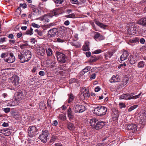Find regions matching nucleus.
Wrapping results in <instances>:
<instances>
[{
	"instance_id": "obj_22",
	"label": "nucleus",
	"mask_w": 146,
	"mask_h": 146,
	"mask_svg": "<svg viewBox=\"0 0 146 146\" xmlns=\"http://www.w3.org/2000/svg\"><path fill=\"white\" fill-rule=\"evenodd\" d=\"M32 13L34 15H37L40 13V11L38 9L35 8L33 9L32 11Z\"/></svg>"
},
{
	"instance_id": "obj_42",
	"label": "nucleus",
	"mask_w": 146,
	"mask_h": 146,
	"mask_svg": "<svg viewBox=\"0 0 146 146\" xmlns=\"http://www.w3.org/2000/svg\"><path fill=\"white\" fill-rule=\"evenodd\" d=\"M57 139V137L56 136L52 135L51 138L50 142L52 143L55 141Z\"/></svg>"
},
{
	"instance_id": "obj_51",
	"label": "nucleus",
	"mask_w": 146,
	"mask_h": 146,
	"mask_svg": "<svg viewBox=\"0 0 146 146\" xmlns=\"http://www.w3.org/2000/svg\"><path fill=\"white\" fill-rule=\"evenodd\" d=\"M98 58L95 56H92V62H94L97 61Z\"/></svg>"
},
{
	"instance_id": "obj_39",
	"label": "nucleus",
	"mask_w": 146,
	"mask_h": 146,
	"mask_svg": "<svg viewBox=\"0 0 146 146\" xmlns=\"http://www.w3.org/2000/svg\"><path fill=\"white\" fill-rule=\"evenodd\" d=\"M35 32L37 33V34L40 36H42L43 34L42 32L40 30L36 29L35 30Z\"/></svg>"
},
{
	"instance_id": "obj_1",
	"label": "nucleus",
	"mask_w": 146,
	"mask_h": 146,
	"mask_svg": "<svg viewBox=\"0 0 146 146\" xmlns=\"http://www.w3.org/2000/svg\"><path fill=\"white\" fill-rule=\"evenodd\" d=\"M31 57V52L29 50H24L22 53L18 55V58L20 61L22 63L28 62Z\"/></svg>"
},
{
	"instance_id": "obj_56",
	"label": "nucleus",
	"mask_w": 146,
	"mask_h": 146,
	"mask_svg": "<svg viewBox=\"0 0 146 146\" xmlns=\"http://www.w3.org/2000/svg\"><path fill=\"white\" fill-rule=\"evenodd\" d=\"M27 45V44H23L20 45V47L22 49H24L25 47Z\"/></svg>"
},
{
	"instance_id": "obj_12",
	"label": "nucleus",
	"mask_w": 146,
	"mask_h": 146,
	"mask_svg": "<svg viewBox=\"0 0 146 146\" xmlns=\"http://www.w3.org/2000/svg\"><path fill=\"white\" fill-rule=\"evenodd\" d=\"M146 118V111H143L140 113V116H139V121L140 123L143 122L144 120L143 117Z\"/></svg>"
},
{
	"instance_id": "obj_58",
	"label": "nucleus",
	"mask_w": 146,
	"mask_h": 146,
	"mask_svg": "<svg viewBox=\"0 0 146 146\" xmlns=\"http://www.w3.org/2000/svg\"><path fill=\"white\" fill-rule=\"evenodd\" d=\"M47 16H44L43 18V20L46 22H48L49 21V20L47 18Z\"/></svg>"
},
{
	"instance_id": "obj_4",
	"label": "nucleus",
	"mask_w": 146,
	"mask_h": 146,
	"mask_svg": "<svg viewBox=\"0 0 146 146\" xmlns=\"http://www.w3.org/2000/svg\"><path fill=\"white\" fill-rule=\"evenodd\" d=\"M56 54L57 59L58 61L61 63L65 62L67 60V58L64 54L59 52H56Z\"/></svg>"
},
{
	"instance_id": "obj_11",
	"label": "nucleus",
	"mask_w": 146,
	"mask_h": 146,
	"mask_svg": "<svg viewBox=\"0 0 146 146\" xmlns=\"http://www.w3.org/2000/svg\"><path fill=\"white\" fill-rule=\"evenodd\" d=\"M19 77L17 76H13L11 78V81L14 85L17 86L19 84Z\"/></svg>"
},
{
	"instance_id": "obj_6",
	"label": "nucleus",
	"mask_w": 146,
	"mask_h": 146,
	"mask_svg": "<svg viewBox=\"0 0 146 146\" xmlns=\"http://www.w3.org/2000/svg\"><path fill=\"white\" fill-rule=\"evenodd\" d=\"M48 135V131L43 130L42 134L39 136V139L41 141L44 143H45L47 141V137Z\"/></svg>"
},
{
	"instance_id": "obj_49",
	"label": "nucleus",
	"mask_w": 146,
	"mask_h": 146,
	"mask_svg": "<svg viewBox=\"0 0 146 146\" xmlns=\"http://www.w3.org/2000/svg\"><path fill=\"white\" fill-rule=\"evenodd\" d=\"M3 111L6 113H7L10 111V108H7L3 109Z\"/></svg>"
},
{
	"instance_id": "obj_41",
	"label": "nucleus",
	"mask_w": 146,
	"mask_h": 146,
	"mask_svg": "<svg viewBox=\"0 0 146 146\" xmlns=\"http://www.w3.org/2000/svg\"><path fill=\"white\" fill-rule=\"evenodd\" d=\"M46 52L48 56H50L52 54V50L50 48H49L48 49H46Z\"/></svg>"
},
{
	"instance_id": "obj_30",
	"label": "nucleus",
	"mask_w": 146,
	"mask_h": 146,
	"mask_svg": "<svg viewBox=\"0 0 146 146\" xmlns=\"http://www.w3.org/2000/svg\"><path fill=\"white\" fill-rule=\"evenodd\" d=\"M85 97H86L84 95V93H82L80 91L79 96L80 100L83 101L85 99Z\"/></svg>"
},
{
	"instance_id": "obj_40",
	"label": "nucleus",
	"mask_w": 146,
	"mask_h": 146,
	"mask_svg": "<svg viewBox=\"0 0 146 146\" xmlns=\"http://www.w3.org/2000/svg\"><path fill=\"white\" fill-rule=\"evenodd\" d=\"M141 93H140L138 95L134 96H132V95H131V97H130V98H131V99H137V98H138L139 97V96H140V95H141Z\"/></svg>"
},
{
	"instance_id": "obj_20",
	"label": "nucleus",
	"mask_w": 146,
	"mask_h": 146,
	"mask_svg": "<svg viewBox=\"0 0 146 146\" xmlns=\"http://www.w3.org/2000/svg\"><path fill=\"white\" fill-rule=\"evenodd\" d=\"M37 53L38 55H43L45 52V50L42 47H39L37 49Z\"/></svg>"
},
{
	"instance_id": "obj_34",
	"label": "nucleus",
	"mask_w": 146,
	"mask_h": 146,
	"mask_svg": "<svg viewBox=\"0 0 146 146\" xmlns=\"http://www.w3.org/2000/svg\"><path fill=\"white\" fill-rule=\"evenodd\" d=\"M71 44L77 48H79L81 46L79 42H72Z\"/></svg>"
},
{
	"instance_id": "obj_9",
	"label": "nucleus",
	"mask_w": 146,
	"mask_h": 146,
	"mask_svg": "<svg viewBox=\"0 0 146 146\" xmlns=\"http://www.w3.org/2000/svg\"><path fill=\"white\" fill-rule=\"evenodd\" d=\"M15 60V57L12 53H9L7 58L4 59V60L9 63L14 62Z\"/></svg>"
},
{
	"instance_id": "obj_31",
	"label": "nucleus",
	"mask_w": 146,
	"mask_h": 146,
	"mask_svg": "<svg viewBox=\"0 0 146 146\" xmlns=\"http://www.w3.org/2000/svg\"><path fill=\"white\" fill-rule=\"evenodd\" d=\"M33 29L31 27L30 29L26 31L25 34L27 35H31L33 34Z\"/></svg>"
},
{
	"instance_id": "obj_50",
	"label": "nucleus",
	"mask_w": 146,
	"mask_h": 146,
	"mask_svg": "<svg viewBox=\"0 0 146 146\" xmlns=\"http://www.w3.org/2000/svg\"><path fill=\"white\" fill-rule=\"evenodd\" d=\"M119 106L120 107V108H125V107L126 106L125 104L123 103H120L119 104Z\"/></svg>"
},
{
	"instance_id": "obj_53",
	"label": "nucleus",
	"mask_w": 146,
	"mask_h": 146,
	"mask_svg": "<svg viewBox=\"0 0 146 146\" xmlns=\"http://www.w3.org/2000/svg\"><path fill=\"white\" fill-rule=\"evenodd\" d=\"M20 6L21 7H22L24 9L25 8L27 7V5L25 3L20 4Z\"/></svg>"
},
{
	"instance_id": "obj_25",
	"label": "nucleus",
	"mask_w": 146,
	"mask_h": 146,
	"mask_svg": "<svg viewBox=\"0 0 146 146\" xmlns=\"http://www.w3.org/2000/svg\"><path fill=\"white\" fill-rule=\"evenodd\" d=\"M89 42H85V44L82 47V49L83 50L86 51L89 50Z\"/></svg>"
},
{
	"instance_id": "obj_3",
	"label": "nucleus",
	"mask_w": 146,
	"mask_h": 146,
	"mask_svg": "<svg viewBox=\"0 0 146 146\" xmlns=\"http://www.w3.org/2000/svg\"><path fill=\"white\" fill-rule=\"evenodd\" d=\"M105 123L103 121H99L95 118L92 119V128L96 129H101L105 125Z\"/></svg>"
},
{
	"instance_id": "obj_21",
	"label": "nucleus",
	"mask_w": 146,
	"mask_h": 146,
	"mask_svg": "<svg viewBox=\"0 0 146 146\" xmlns=\"http://www.w3.org/2000/svg\"><path fill=\"white\" fill-rule=\"evenodd\" d=\"M95 22L98 26H99L101 28L105 29L106 27L107 26V25H104L102 23L100 22L99 21L95 20Z\"/></svg>"
},
{
	"instance_id": "obj_8",
	"label": "nucleus",
	"mask_w": 146,
	"mask_h": 146,
	"mask_svg": "<svg viewBox=\"0 0 146 146\" xmlns=\"http://www.w3.org/2000/svg\"><path fill=\"white\" fill-rule=\"evenodd\" d=\"M136 28L134 23L132 24L127 29V33L129 35H134L136 33Z\"/></svg>"
},
{
	"instance_id": "obj_24",
	"label": "nucleus",
	"mask_w": 146,
	"mask_h": 146,
	"mask_svg": "<svg viewBox=\"0 0 146 146\" xmlns=\"http://www.w3.org/2000/svg\"><path fill=\"white\" fill-rule=\"evenodd\" d=\"M68 128L70 130L73 131L74 130L75 127L73 124L69 122L67 125Z\"/></svg>"
},
{
	"instance_id": "obj_59",
	"label": "nucleus",
	"mask_w": 146,
	"mask_h": 146,
	"mask_svg": "<svg viewBox=\"0 0 146 146\" xmlns=\"http://www.w3.org/2000/svg\"><path fill=\"white\" fill-rule=\"evenodd\" d=\"M9 43L11 44H14L15 42V40H9Z\"/></svg>"
},
{
	"instance_id": "obj_33",
	"label": "nucleus",
	"mask_w": 146,
	"mask_h": 146,
	"mask_svg": "<svg viewBox=\"0 0 146 146\" xmlns=\"http://www.w3.org/2000/svg\"><path fill=\"white\" fill-rule=\"evenodd\" d=\"M74 98L73 95L72 94L69 95L68 102L70 103L73 101Z\"/></svg>"
},
{
	"instance_id": "obj_27",
	"label": "nucleus",
	"mask_w": 146,
	"mask_h": 146,
	"mask_svg": "<svg viewBox=\"0 0 146 146\" xmlns=\"http://www.w3.org/2000/svg\"><path fill=\"white\" fill-rule=\"evenodd\" d=\"M91 69V67L90 66H87L82 71L80 72L81 74H82L83 75L85 73L89 71Z\"/></svg>"
},
{
	"instance_id": "obj_38",
	"label": "nucleus",
	"mask_w": 146,
	"mask_h": 146,
	"mask_svg": "<svg viewBox=\"0 0 146 146\" xmlns=\"http://www.w3.org/2000/svg\"><path fill=\"white\" fill-rule=\"evenodd\" d=\"M65 17L67 18H75V15L74 13H72L70 14L66 15Z\"/></svg>"
},
{
	"instance_id": "obj_29",
	"label": "nucleus",
	"mask_w": 146,
	"mask_h": 146,
	"mask_svg": "<svg viewBox=\"0 0 146 146\" xmlns=\"http://www.w3.org/2000/svg\"><path fill=\"white\" fill-rule=\"evenodd\" d=\"M113 54V52H110L108 53H106L105 55V58L107 59L110 58Z\"/></svg>"
},
{
	"instance_id": "obj_32",
	"label": "nucleus",
	"mask_w": 146,
	"mask_h": 146,
	"mask_svg": "<svg viewBox=\"0 0 146 146\" xmlns=\"http://www.w3.org/2000/svg\"><path fill=\"white\" fill-rule=\"evenodd\" d=\"M17 98L18 99H22L23 98L24 96L22 92H18L17 93Z\"/></svg>"
},
{
	"instance_id": "obj_43",
	"label": "nucleus",
	"mask_w": 146,
	"mask_h": 146,
	"mask_svg": "<svg viewBox=\"0 0 146 146\" xmlns=\"http://www.w3.org/2000/svg\"><path fill=\"white\" fill-rule=\"evenodd\" d=\"M9 53H2L1 55V57L2 58H4V59L5 58H6L7 57Z\"/></svg>"
},
{
	"instance_id": "obj_10",
	"label": "nucleus",
	"mask_w": 146,
	"mask_h": 146,
	"mask_svg": "<svg viewBox=\"0 0 146 146\" xmlns=\"http://www.w3.org/2000/svg\"><path fill=\"white\" fill-rule=\"evenodd\" d=\"M57 29L53 28L50 30L48 31L47 36L49 38L53 37L56 35V33L58 32Z\"/></svg>"
},
{
	"instance_id": "obj_64",
	"label": "nucleus",
	"mask_w": 146,
	"mask_h": 146,
	"mask_svg": "<svg viewBox=\"0 0 146 146\" xmlns=\"http://www.w3.org/2000/svg\"><path fill=\"white\" fill-rule=\"evenodd\" d=\"M107 145H106L104 143H99L96 146H106Z\"/></svg>"
},
{
	"instance_id": "obj_18",
	"label": "nucleus",
	"mask_w": 146,
	"mask_h": 146,
	"mask_svg": "<svg viewBox=\"0 0 146 146\" xmlns=\"http://www.w3.org/2000/svg\"><path fill=\"white\" fill-rule=\"evenodd\" d=\"M138 23L144 26H146V18H142L138 21Z\"/></svg>"
},
{
	"instance_id": "obj_7",
	"label": "nucleus",
	"mask_w": 146,
	"mask_h": 146,
	"mask_svg": "<svg viewBox=\"0 0 146 146\" xmlns=\"http://www.w3.org/2000/svg\"><path fill=\"white\" fill-rule=\"evenodd\" d=\"M37 131L36 127L33 126H30L28 129V134L29 137L35 136V134Z\"/></svg>"
},
{
	"instance_id": "obj_19",
	"label": "nucleus",
	"mask_w": 146,
	"mask_h": 146,
	"mask_svg": "<svg viewBox=\"0 0 146 146\" xmlns=\"http://www.w3.org/2000/svg\"><path fill=\"white\" fill-rule=\"evenodd\" d=\"M68 116L69 119L70 120L73 119L74 117L72 113V111L71 108H69L67 111Z\"/></svg>"
},
{
	"instance_id": "obj_17",
	"label": "nucleus",
	"mask_w": 146,
	"mask_h": 146,
	"mask_svg": "<svg viewBox=\"0 0 146 146\" xmlns=\"http://www.w3.org/2000/svg\"><path fill=\"white\" fill-rule=\"evenodd\" d=\"M131 95L128 94H122L119 97V99L121 100L125 99L128 100L131 99Z\"/></svg>"
},
{
	"instance_id": "obj_48",
	"label": "nucleus",
	"mask_w": 146,
	"mask_h": 146,
	"mask_svg": "<svg viewBox=\"0 0 146 146\" xmlns=\"http://www.w3.org/2000/svg\"><path fill=\"white\" fill-rule=\"evenodd\" d=\"M100 33H96L94 36V38L95 40H96L98 38H99L100 36Z\"/></svg>"
},
{
	"instance_id": "obj_44",
	"label": "nucleus",
	"mask_w": 146,
	"mask_h": 146,
	"mask_svg": "<svg viewBox=\"0 0 146 146\" xmlns=\"http://www.w3.org/2000/svg\"><path fill=\"white\" fill-rule=\"evenodd\" d=\"M64 0H54V1L56 3L62 4L64 2Z\"/></svg>"
},
{
	"instance_id": "obj_5",
	"label": "nucleus",
	"mask_w": 146,
	"mask_h": 146,
	"mask_svg": "<svg viewBox=\"0 0 146 146\" xmlns=\"http://www.w3.org/2000/svg\"><path fill=\"white\" fill-rule=\"evenodd\" d=\"M73 110L75 113H82L86 110V108L84 106L76 104L74 106Z\"/></svg>"
},
{
	"instance_id": "obj_62",
	"label": "nucleus",
	"mask_w": 146,
	"mask_h": 146,
	"mask_svg": "<svg viewBox=\"0 0 146 146\" xmlns=\"http://www.w3.org/2000/svg\"><path fill=\"white\" fill-rule=\"evenodd\" d=\"M8 37L9 38L11 39H13L14 38V36L12 34H10L9 35Z\"/></svg>"
},
{
	"instance_id": "obj_15",
	"label": "nucleus",
	"mask_w": 146,
	"mask_h": 146,
	"mask_svg": "<svg viewBox=\"0 0 146 146\" xmlns=\"http://www.w3.org/2000/svg\"><path fill=\"white\" fill-rule=\"evenodd\" d=\"M129 55L127 51H124L122 55L120 56V60L122 61H123L127 59V57Z\"/></svg>"
},
{
	"instance_id": "obj_35",
	"label": "nucleus",
	"mask_w": 146,
	"mask_h": 146,
	"mask_svg": "<svg viewBox=\"0 0 146 146\" xmlns=\"http://www.w3.org/2000/svg\"><path fill=\"white\" fill-rule=\"evenodd\" d=\"M30 138H29L28 139V143L29 144H31L32 143H33V142L34 141L35 138V136H34V137H29Z\"/></svg>"
},
{
	"instance_id": "obj_54",
	"label": "nucleus",
	"mask_w": 146,
	"mask_h": 146,
	"mask_svg": "<svg viewBox=\"0 0 146 146\" xmlns=\"http://www.w3.org/2000/svg\"><path fill=\"white\" fill-rule=\"evenodd\" d=\"M70 2L73 4H77L78 3L77 0H70Z\"/></svg>"
},
{
	"instance_id": "obj_47",
	"label": "nucleus",
	"mask_w": 146,
	"mask_h": 146,
	"mask_svg": "<svg viewBox=\"0 0 146 146\" xmlns=\"http://www.w3.org/2000/svg\"><path fill=\"white\" fill-rule=\"evenodd\" d=\"M6 37H0V43H3L4 42H5L6 41Z\"/></svg>"
},
{
	"instance_id": "obj_52",
	"label": "nucleus",
	"mask_w": 146,
	"mask_h": 146,
	"mask_svg": "<svg viewBox=\"0 0 146 146\" xmlns=\"http://www.w3.org/2000/svg\"><path fill=\"white\" fill-rule=\"evenodd\" d=\"M76 82V80L75 78H72L69 81V84H72L74 83H75Z\"/></svg>"
},
{
	"instance_id": "obj_14",
	"label": "nucleus",
	"mask_w": 146,
	"mask_h": 146,
	"mask_svg": "<svg viewBox=\"0 0 146 146\" xmlns=\"http://www.w3.org/2000/svg\"><path fill=\"white\" fill-rule=\"evenodd\" d=\"M89 88H83L80 91L82 93L84 94V95L86 98H88L90 96V94H89Z\"/></svg>"
},
{
	"instance_id": "obj_46",
	"label": "nucleus",
	"mask_w": 146,
	"mask_h": 146,
	"mask_svg": "<svg viewBox=\"0 0 146 146\" xmlns=\"http://www.w3.org/2000/svg\"><path fill=\"white\" fill-rule=\"evenodd\" d=\"M11 134L10 131L8 129H6L5 131V135L6 136H9Z\"/></svg>"
},
{
	"instance_id": "obj_13",
	"label": "nucleus",
	"mask_w": 146,
	"mask_h": 146,
	"mask_svg": "<svg viewBox=\"0 0 146 146\" xmlns=\"http://www.w3.org/2000/svg\"><path fill=\"white\" fill-rule=\"evenodd\" d=\"M120 80V78L119 76L117 75L115 76L113 75L110 79V81L111 83L116 82H119Z\"/></svg>"
},
{
	"instance_id": "obj_57",
	"label": "nucleus",
	"mask_w": 146,
	"mask_h": 146,
	"mask_svg": "<svg viewBox=\"0 0 146 146\" xmlns=\"http://www.w3.org/2000/svg\"><path fill=\"white\" fill-rule=\"evenodd\" d=\"M23 35V34L21 32H19L17 33V36L18 38H20Z\"/></svg>"
},
{
	"instance_id": "obj_37",
	"label": "nucleus",
	"mask_w": 146,
	"mask_h": 146,
	"mask_svg": "<svg viewBox=\"0 0 146 146\" xmlns=\"http://www.w3.org/2000/svg\"><path fill=\"white\" fill-rule=\"evenodd\" d=\"M138 107V105H133V106H132L129 107L128 109V110L129 111H131L135 109L136 108Z\"/></svg>"
},
{
	"instance_id": "obj_26",
	"label": "nucleus",
	"mask_w": 146,
	"mask_h": 146,
	"mask_svg": "<svg viewBox=\"0 0 146 146\" xmlns=\"http://www.w3.org/2000/svg\"><path fill=\"white\" fill-rule=\"evenodd\" d=\"M145 65V62L143 61H141L138 62L137 66L138 68H144Z\"/></svg>"
},
{
	"instance_id": "obj_60",
	"label": "nucleus",
	"mask_w": 146,
	"mask_h": 146,
	"mask_svg": "<svg viewBox=\"0 0 146 146\" xmlns=\"http://www.w3.org/2000/svg\"><path fill=\"white\" fill-rule=\"evenodd\" d=\"M6 129H2L0 130V133L5 135V133L6 130Z\"/></svg>"
},
{
	"instance_id": "obj_61",
	"label": "nucleus",
	"mask_w": 146,
	"mask_h": 146,
	"mask_svg": "<svg viewBox=\"0 0 146 146\" xmlns=\"http://www.w3.org/2000/svg\"><path fill=\"white\" fill-rule=\"evenodd\" d=\"M39 74L41 76H43L44 75V72L43 71H41L39 72Z\"/></svg>"
},
{
	"instance_id": "obj_45",
	"label": "nucleus",
	"mask_w": 146,
	"mask_h": 146,
	"mask_svg": "<svg viewBox=\"0 0 146 146\" xmlns=\"http://www.w3.org/2000/svg\"><path fill=\"white\" fill-rule=\"evenodd\" d=\"M102 51L101 49H98L95 50L92 52L93 54H98L102 52Z\"/></svg>"
},
{
	"instance_id": "obj_55",
	"label": "nucleus",
	"mask_w": 146,
	"mask_h": 146,
	"mask_svg": "<svg viewBox=\"0 0 146 146\" xmlns=\"http://www.w3.org/2000/svg\"><path fill=\"white\" fill-rule=\"evenodd\" d=\"M33 26L34 27H36L37 28H39L40 26L37 24H36L35 23H33L32 24Z\"/></svg>"
},
{
	"instance_id": "obj_16",
	"label": "nucleus",
	"mask_w": 146,
	"mask_h": 146,
	"mask_svg": "<svg viewBox=\"0 0 146 146\" xmlns=\"http://www.w3.org/2000/svg\"><path fill=\"white\" fill-rule=\"evenodd\" d=\"M127 128L129 130H132V131L133 132L136 131V126L133 124H130L128 125Z\"/></svg>"
},
{
	"instance_id": "obj_23",
	"label": "nucleus",
	"mask_w": 146,
	"mask_h": 146,
	"mask_svg": "<svg viewBox=\"0 0 146 146\" xmlns=\"http://www.w3.org/2000/svg\"><path fill=\"white\" fill-rule=\"evenodd\" d=\"M137 61L136 57L135 56H131L129 59V62L131 64H133Z\"/></svg>"
},
{
	"instance_id": "obj_2",
	"label": "nucleus",
	"mask_w": 146,
	"mask_h": 146,
	"mask_svg": "<svg viewBox=\"0 0 146 146\" xmlns=\"http://www.w3.org/2000/svg\"><path fill=\"white\" fill-rule=\"evenodd\" d=\"M107 110V108L104 106H98L94 108L93 113L96 115L102 116L105 115Z\"/></svg>"
},
{
	"instance_id": "obj_63",
	"label": "nucleus",
	"mask_w": 146,
	"mask_h": 146,
	"mask_svg": "<svg viewBox=\"0 0 146 146\" xmlns=\"http://www.w3.org/2000/svg\"><path fill=\"white\" fill-rule=\"evenodd\" d=\"M100 89L101 88L100 87L98 86L95 88V91L96 92H98L100 90Z\"/></svg>"
},
{
	"instance_id": "obj_28",
	"label": "nucleus",
	"mask_w": 146,
	"mask_h": 146,
	"mask_svg": "<svg viewBox=\"0 0 146 146\" xmlns=\"http://www.w3.org/2000/svg\"><path fill=\"white\" fill-rule=\"evenodd\" d=\"M139 40V39L137 38L136 37L130 39L129 41L131 43H136L137 42H138Z\"/></svg>"
},
{
	"instance_id": "obj_36",
	"label": "nucleus",
	"mask_w": 146,
	"mask_h": 146,
	"mask_svg": "<svg viewBox=\"0 0 146 146\" xmlns=\"http://www.w3.org/2000/svg\"><path fill=\"white\" fill-rule=\"evenodd\" d=\"M58 117L59 119L62 120H64L66 119V116L62 114H60Z\"/></svg>"
}]
</instances>
